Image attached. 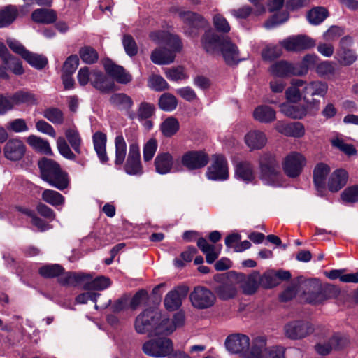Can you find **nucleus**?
Wrapping results in <instances>:
<instances>
[{
  "mask_svg": "<svg viewBox=\"0 0 358 358\" xmlns=\"http://www.w3.org/2000/svg\"><path fill=\"white\" fill-rule=\"evenodd\" d=\"M41 178L55 188L63 190L67 187L69 180L67 174L55 161L43 158L38 162Z\"/></svg>",
  "mask_w": 358,
  "mask_h": 358,
  "instance_id": "obj_1",
  "label": "nucleus"
},
{
  "mask_svg": "<svg viewBox=\"0 0 358 358\" xmlns=\"http://www.w3.org/2000/svg\"><path fill=\"white\" fill-rule=\"evenodd\" d=\"M299 287L302 290L304 299L312 304L322 303L330 297L328 294L331 292H338V289L334 286H328L323 289L321 285L314 280H304L300 282Z\"/></svg>",
  "mask_w": 358,
  "mask_h": 358,
  "instance_id": "obj_2",
  "label": "nucleus"
},
{
  "mask_svg": "<svg viewBox=\"0 0 358 358\" xmlns=\"http://www.w3.org/2000/svg\"><path fill=\"white\" fill-rule=\"evenodd\" d=\"M306 104L292 105L283 103L280 105V110L285 116L294 120H301L308 115L315 114L320 107V101L315 99L308 100L303 97Z\"/></svg>",
  "mask_w": 358,
  "mask_h": 358,
  "instance_id": "obj_3",
  "label": "nucleus"
},
{
  "mask_svg": "<svg viewBox=\"0 0 358 358\" xmlns=\"http://www.w3.org/2000/svg\"><path fill=\"white\" fill-rule=\"evenodd\" d=\"M129 143V153L124 164L125 172L131 176H141L143 168L141 161L140 147L136 135L127 136Z\"/></svg>",
  "mask_w": 358,
  "mask_h": 358,
  "instance_id": "obj_4",
  "label": "nucleus"
},
{
  "mask_svg": "<svg viewBox=\"0 0 358 358\" xmlns=\"http://www.w3.org/2000/svg\"><path fill=\"white\" fill-rule=\"evenodd\" d=\"M259 178L266 184L274 182L280 173V166L275 155L262 153L258 160Z\"/></svg>",
  "mask_w": 358,
  "mask_h": 358,
  "instance_id": "obj_5",
  "label": "nucleus"
},
{
  "mask_svg": "<svg viewBox=\"0 0 358 358\" xmlns=\"http://www.w3.org/2000/svg\"><path fill=\"white\" fill-rule=\"evenodd\" d=\"M142 350L148 356L160 358L169 355L173 351V346L171 339L163 337L145 342Z\"/></svg>",
  "mask_w": 358,
  "mask_h": 358,
  "instance_id": "obj_6",
  "label": "nucleus"
},
{
  "mask_svg": "<svg viewBox=\"0 0 358 358\" xmlns=\"http://www.w3.org/2000/svg\"><path fill=\"white\" fill-rule=\"evenodd\" d=\"M192 305L196 309H206L213 306L215 302V294L203 286L195 287L189 294Z\"/></svg>",
  "mask_w": 358,
  "mask_h": 358,
  "instance_id": "obj_7",
  "label": "nucleus"
},
{
  "mask_svg": "<svg viewBox=\"0 0 358 358\" xmlns=\"http://www.w3.org/2000/svg\"><path fill=\"white\" fill-rule=\"evenodd\" d=\"M280 44L288 52H299L315 45V41L307 35L299 34L289 36L280 41Z\"/></svg>",
  "mask_w": 358,
  "mask_h": 358,
  "instance_id": "obj_8",
  "label": "nucleus"
},
{
  "mask_svg": "<svg viewBox=\"0 0 358 358\" xmlns=\"http://www.w3.org/2000/svg\"><path fill=\"white\" fill-rule=\"evenodd\" d=\"M306 164L305 157L296 152H292L287 155L282 163L285 173L289 178L298 177Z\"/></svg>",
  "mask_w": 358,
  "mask_h": 358,
  "instance_id": "obj_9",
  "label": "nucleus"
},
{
  "mask_svg": "<svg viewBox=\"0 0 358 358\" xmlns=\"http://www.w3.org/2000/svg\"><path fill=\"white\" fill-rule=\"evenodd\" d=\"M159 318V314L152 310H145L139 315L135 321V329L139 334L146 332H153L157 334L156 329L159 327L157 325Z\"/></svg>",
  "mask_w": 358,
  "mask_h": 358,
  "instance_id": "obj_10",
  "label": "nucleus"
},
{
  "mask_svg": "<svg viewBox=\"0 0 358 358\" xmlns=\"http://www.w3.org/2000/svg\"><path fill=\"white\" fill-rule=\"evenodd\" d=\"M352 43V38L348 36L343 37L340 41L339 48L336 53L335 59L341 66H350L358 59L355 50L349 48Z\"/></svg>",
  "mask_w": 358,
  "mask_h": 358,
  "instance_id": "obj_11",
  "label": "nucleus"
},
{
  "mask_svg": "<svg viewBox=\"0 0 358 358\" xmlns=\"http://www.w3.org/2000/svg\"><path fill=\"white\" fill-rule=\"evenodd\" d=\"M213 163L208 168L206 176L212 180H224L229 178V170L226 158L222 155L213 157Z\"/></svg>",
  "mask_w": 358,
  "mask_h": 358,
  "instance_id": "obj_12",
  "label": "nucleus"
},
{
  "mask_svg": "<svg viewBox=\"0 0 358 358\" xmlns=\"http://www.w3.org/2000/svg\"><path fill=\"white\" fill-rule=\"evenodd\" d=\"M171 11L173 13H177L180 18V20L188 27H189V31L186 30L185 33L190 36H193L197 34L196 32L192 29H199V27H203L206 22L204 18L194 12L192 11H185L179 8H172Z\"/></svg>",
  "mask_w": 358,
  "mask_h": 358,
  "instance_id": "obj_13",
  "label": "nucleus"
},
{
  "mask_svg": "<svg viewBox=\"0 0 358 358\" xmlns=\"http://www.w3.org/2000/svg\"><path fill=\"white\" fill-rule=\"evenodd\" d=\"M225 346L233 354H241L245 358V354L250 346V338L243 334H234L228 336L225 340Z\"/></svg>",
  "mask_w": 358,
  "mask_h": 358,
  "instance_id": "obj_14",
  "label": "nucleus"
},
{
  "mask_svg": "<svg viewBox=\"0 0 358 358\" xmlns=\"http://www.w3.org/2000/svg\"><path fill=\"white\" fill-rule=\"evenodd\" d=\"M226 38L213 31H208L202 36L201 42L208 54L217 56L220 55L222 44Z\"/></svg>",
  "mask_w": 358,
  "mask_h": 358,
  "instance_id": "obj_15",
  "label": "nucleus"
},
{
  "mask_svg": "<svg viewBox=\"0 0 358 358\" xmlns=\"http://www.w3.org/2000/svg\"><path fill=\"white\" fill-rule=\"evenodd\" d=\"M208 162V155L203 151H189L181 157L182 166L191 171L204 167Z\"/></svg>",
  "mask_w": 358,
  "mask_h": 358,
  "instance_id": "obj_16",
  "label": "nucleus"
},
{
  "mask_svg": "<svg viewBox=\"0 0 358 358\" xmlns=\"http://www.w3.org/2000/svg\"><path fill=\"white\" fill-rule=\"evenodd\" d=\"M349 339L340 334H335L327 341L320 343L315 347L317 352L321 355H327L333 350H340L348 345Z\"/></svg>",
  "mask_w": 358,
  "mask_h": 358,
  "instance_id": "obj_17",
  "label": "nucleus"
},
{
  "mask_svg": "<svg viewBox=\"0 0 358 358\" xmlns=\"http://www.w3.org/2000/svg\"><path fill=\"white\" fill-rule=\"evenodd\" d=\"M189 292L187 286H178L169 291L165 296L164 304L166 310L174 311L178 309L181 305L182 300L185 299Z\"/></svg>",
  "mask_w": 358,
  "mask_h": 358,
  "instance_id": "obj_18",
  "label": "nucleus"
},
{
  "mask_svg": "<svg viewBox=\"0 0 358 358\" xmlns=\"http://www.w3.org/2000/svg\"><path fill=\"white\" fill-rule=\"evenodd\" d=\"M285 334L291 339H300L311 334L314 329L308 322L295 321L287 324L285 327Z\"/></svg>",
  "mask_w": 358,
  "mask_h": 358,
  "instance_id": "obj_19",
  "label": "nucleus"
},
{
  "mask_svg": "<svg viewBox=\"0 0 358 358\" xmlns=\"http://www.w3.org/2000/svg\"><path fill=\"white\" fill-rule=\"evenodd\" d=\"M236 281L243 293L246 295L255 294L259 286V272L252 271L245 275L243 273L236 274Z\"/></svg>",
  "mask_w": 358,
  "mask_h": 358,
  "instance_id": "obj_20",
  "label": "nucleus"
},
{
  "mask_svg": "<svg viewBox=\"0 0 358 358\" xmlns=\"http://www.w3.org/2000/svg\"><path fill=\"white\" fill-rule=\"evenodd\" d=\"M238 282L236 274L230 275L225 278L220 285L215 288V292L219 298L227 300L234 298L237 294Z\"/></svg>",
  "mask_w": 358,
  "mask_h": 358,
  "instance_id": "obj_21",
  "label": "nucleus"
},
{
  "mask_svg": "<svg viewBox=\"0 0 358 358\" xmlns=\"http://www.w3.org/2000/svg\"><path fill=\"white\" fill-rule=\"evenodd\" d=\"M3 152L6 158L8 159L18 161L24 157L26 152V146L21 140L13 138L6 143Z\"/></svg>",
  "mask_w": 358,
  "mask_h": 358,
  "instance_id": "obj_22",
  "label": "nucleus"
},
{
  "mask_svg": "<svg viewBox=\"0 0 358 358\" xmlns=\"http://www.w3.org/2000/svg\"><path fill=\"white\" fill-rule=\"evenodd\" d=\"M103 66L106 73L119 83L127 84L132 80V76L129 73L127 72L122 66L115 64L110 59H106L104 62Z\"/></svg>",
  "mask_w": 358,
  "mask_h": 358,
  "instance_id": "obj_23",
  "label": "nucleus"
},
{
  "mask_svg": "<svg viewBox=\"0 0 358 358\" xmlns=\"http://www.w3.org/2000/svg\"><path fill=\"white\" fill-rule=\"evenodd\" d=\"M155 171L161 175L168 174L174 169V158L168 152H159L154 161Z\"/></svg>",
  "mask_w": 358,
  "mask_h": 358,
  "instance_id": "obj_24",
  "label": "nucleus"
},
{
  "mask_svg": "<svg viewBox=\"0 0 358 358\" xmlns=\"http://www.w3.org/2000/svg\"><path fill=\"white\" fill-rule=\"evenodd\" d=\"M330 172V168L324 163L317 164L313 170V182L320 196H322L327 185V176Z\"/></svg>",
  "mask_w": 358,
  "mask_h": 358,
  "instance_id": "obj_25",
  "label": "nucleus"
},
{
  "mask_svg": "<svg viewBox=\"0 0 358 358\" xmlns=\"http://www.w3.org/2000/svg\"><path fill=\"white\" fill-rule=\"evenodd\" d=\"M220 54L228 65L236 64L242 60L238 47L227 38L224 41Z\"/></svg>",
  "mask_w": 358,
  "mask_h": 358,
  "instance_id": "obj_26",
  "label": "nucleus"
},
{
  "mask_svg": "<svg viewBox=\"0 0 358 358\" xmlns=\"http://www.w3.org/2000/svg\"><path fill=\"white\" fill-rule=\"evenodd\" d=\"M185 322V315L182 312L176 313L173 320H163L157 328V334L168 335L171 334L176 328L182 327Z\"/></svg>",
  "mask_w": 358,
  "mask_h": 358,
  "instance_id": "obj_27",
  "label": "nucleus"
},
{
  "mask_svg": "<svg viewBox=\"0 0 358 358\" xmlns=\"http://www.w3.org/2000/svg\"><path fill=\"white\" fill-rule=\"evenodd\" d=\"M275 128L278 132L287 136L300 138L305 134L304 127L301 122L288 124L283 122H278Z\"/></svg>",
  "mask_w": 358,
  "mask_h": 358,
  "instance_id": "obj_28",
  "label": "nucleus"
},
{
  "mask_svg": "<svg viewBox=\"0 0 358 358\" xmlns=\"http://www.w3.org/2000/svg\"><path fill=\"white\" fill-rule=\"evenodd\" d=\"M235 176L246 183L252 182L255 178L253 166L248 161H241L235 166Z\"/></svg>",
  "mask_w": 358,
  "mask_h": 358,
  "instance_id": "obj_29",
  "label": "nucleus"
},
{
  "mask_svg": "<svg viewBox=\"0 0 358 358\" xmlns=\"http://www.w3.org/2000/svg\"><path fill=\"white\" fill-rule=\"evenodd\" d=\"M92 277L89 274L84 273H71L62 271L58 277V282L64 286H76L85 282Z\"/></svg>",
  "mask_w": 358,
  "mask_h": 358,
  "instance_id": "obj_30",
  "label": "nucleus"
},
{
  "mask_svg": "<svg viewBox=\"0 0 358 358\" xmlns=\"http://www.w3.org/2000/svg\"><path fill=\"white\" fill-rule=\"evenodd\" d=\"M245 142L251 150H260L266 145L267 138L264 132L253 130L245 136Z\"/></svg>",
  "mask_w": 358,
  "mask_h": 358,
  "instance_id": "obj_31",
  "label": "nucleus"
},
{
  "mask_svg": "<svg viewBox=\"0 0 358 358\" xmlns=\"http://www.w3.org/2000/svg\"><path fill=\"white\" fill-rule=\"evenodd\" d=\"M328 91V84L321 80H313L306 83L303 89V97L318 96L324 97Z\"/></svg>",
  "mask_w": 358,
  "mask_h": 358,
  "instance_id": "obj_32",
  "label": "nucleus"
},
{
  "mask_svg": "<svg viewBox=\"0 0 358 358\" xmlns=\"http://www.w3.org/2000/svg\"><path fill=\"white\" fill-rule=\"evenodd\" d=\"M176 55L165 48H157L150 55L151 61L158 65H167L174 62Z\"/></svg>",
  "mask_w": 358,
  "mask_h": 358,
  "instance_id": "obj_33",
  "label": "nucleus"
},
{
  "mask_svg": "<svg viewBox=\"0 0 358 358\" xmlns=\"http://www.w3.org/2000/svg\"><path fill=\"white\" fill-rule=\"evenodd\" d=\"M197 246L205 254L206 262L208 264H212L218 257L222 250V245H213L209 244L208 241L203 238H200L197 241Z\"/></svg>",
  "mask_w": 358,
  "mask_h": 358,
  "instance_id": "obj_34",
  "label": "nucleus"
},
{
  "mask_svg": "<svg viewBox=\"0 0 358 358\" xmlns=\"http://www.w3.org/2000/svg\"><path fill=\"white\" fill-rule=\"evenodd\" d=\"M348 175L344 169H337L331 175L328 180V188L336 192L343 188L347 183Z\"/></svg>",
  "mask_w": 358,
  "mask_h": 358,
  "instance_id": "obj_35",
  "label": "nucleus"
},
{
  "mask_svg": "<svg viewBox=\"0 0 358 358\" xmlns=\"http://www.w3.org/2000/svg\"><path fill=\"white\" fill-rule=\"evenodd\" d=\"M94 150L99 159L102 163H106L108 160L106 153V135L101 131H96L92 136Z\"/></svg>",
  "mask_w": 358,
  "mask_h": 358,
  "instance_id": "obj_36",
  "label": "nucleus"
},
{
  "mask_svg": "<svg viewBox=\"0 0 358 358\" xmlns=\"http://www.w3.org/2000/svg\"><path fill=\"white\" fill-rule=\"evenodd\" d=\"M155 113V107L154 104L143 101L137 108L136 113L129 112L128 116L131 120L137 118L139 121L147 120L152 117Z\"/></svg>",
  "mask_w": 358,
  "mask_h": 358,
  "instance_id": "obj_37",
  "label": "nucleus"
},
{
  "mask_svg": "<svg viewBox=\"0 0 358 358\" xmlns=\"http://www.w3.org/2000/svg\"><path fill=\"white\" fill-rule=\"evenodd\" d=\"M11 96L14 106L22 104L33 106L38 103V99L36 95L28 90H19Z\"/></svg>",
  "mask_w": 358,
  "mask_h": 358,
  "instance_id": "obj_38",
  "label": "nucleus"
},
{
  "mask_svg": "<svg viewBox=\"0 0 358 358\" xmlns=\"http://www.w3.org/2000/svg\"><path fill=\"white\" fill-rule=\"evenodd\" d=\"M91 83L95 88L103 92L112 90L114 87V83L98 71L92 72Z\"/></svg>",
  "mask_w": 358,
  "mask_h": 358,
  "instance_id": "obj_39",
  "label": "nucleus"
},
{
  "mask_svg": "<svg viewBox=\"0 0 358 358\" xmlns=\"http://www.w3.org/2000/svg\"><path fill=\"white\" fill-rule=\"evenodd\" d=\"M266 339L264 336H258L252 339L251 347L248 348L245 358H261L266 350Z\"/></svg>",
  "mask_w": 358,
  "mask_h": 358,
  "instance_id": "obj_40",
  "label": "nucleus"
},
{
  "mask_svg": "<svg viewBox=\"0 0 358 358\" xmlns=\"http://www.w3.org/2000/svg\"><path fill=\"white\" fill-rule=\"evenodd\" d=\"M270 72L275 76L285 77L296 76V69L295 64H290L286 61L278 62L270 67Z\"/></svg>",
  "mask_w": 358,
  "mask_h": 358,
  "instance_id": "obj_41",
  "label": "nucleus"
},
{
  "mask_svg": "<svg viewBox=\"0 0 358 358\" xmlns=\"http://www.w3.org/2000/svg\"><path fill=\"white\" fill-rule=\"evenodd\" d=\"M31 19L36 23L52 24L57 20V13L51 9L38 8L32 12Z\"/></svg>",
  "mask_w": 358,
  "mask_h": 358,
  "instance_id": "obj_42",
  "label": "nucleus"
},
{
  "mask_svg": "<svg viewBox=\"0 0 358 358\" xmlns=\"http://www.w3.org/2000/svg\"><path fill=\"white\" fill-rule=\"evenodd\" d=\"M110 103L119 110H124L129 112L134 102L132 99L124 93H115L109 99Z\"/></svg>",
  "mask_w": 358,
  "mask_h": 358,
  "instance_id": "obj_43",
  "label": "nucleus"
},
{
  "mask_svg": "<svg viewBox=\"0 0 358 358\" xmlns=\"http://www.w3.org/2000/svg\"><path fill=\"white\" fill-rule=\"evenodd\" d=\"M275 111L268 106H259L253 112L255 120L262 123H269L275 120Z\"/></svg>",
  "mask_w": 358,
  "mask_h": 358,
  "instance_id": "obj_44",
  "label": "nucleus"
},
{
  "mask_svg": "<svg viewBox=\"0 0 358 358\" xmlns=\"http://www.w3.org/2000/svg\"><path fill=\"white\" fill-rule=\"evenodd\" d=\"M17 15V8L13 5H8L0 9V28L6 27L11 24Z\"/></svg>",
  "mask_w": 358,
  "mask_h": 358,
  "instance_id": "obj_45",
  "label": "nucleus"
},
{
  "mask_svg": "<svg viewBox=\"0 0 358 358\" xmlns=\"http://www.w3.org/2000/svg\"><path fill=\"white\" fill-rule=\"evenodd\" d=\"M28 144L35 150L42 154L52 155V152L48 141L36 136L31 135L27 138Z\"/></svg>",
  "mask_w": 358,
  "mask_h": 358,
  "instance_id": "obj_46",
  "label": "nucleus"
},
{
  "mask_svg": "<svg viewBox=\"0 0 358 358\" xmlns=\"http://www.w3.org/2000/svg\"><path fill=\"white\" fill-rule=\"evenodd\" d=\"M318 57L314 54H307L306 55L301 62L295 64V67L296 69V72H295L296 76H303L306 75L309 69L313 67L315 68V66L317 64V62L318 61Z\"/></svg>",
  "mask_w": 358,
  "mask_h": 358,
  "instance_id": "obj_47",
  "label": "nucleus"
},
{
  "mask_svg": "<svg viewBox=\"0 0 358 358\" xmlns=\"http://www.w3.org/2000/svg\"><path fill=\"white\" fill-rule=\"evenodd\" d=\"M329 15L328 10L324 7H315L308 11L306 17L313 25L321 24Z\"/></svg>",
  "mask_w": 358,
  "mask_h": 358,
  "instance_id": "obj_48",
  "label": "nucleus"
},
{
  "mask_svg": "<svg viewBox=\"0 0 358 358\" xmlns=\"http://www.w3.org/2000/svg\"><path fill=\"white\" fill-rule=\"evenodd\" d=\"M43 116L48 121L56 125L64 122V114L62 110L56 107H49L43 111Z\"/></svg>",
  "mask_w": 358,
  "mask_h": 358,
  "instance_id": "obj_49",
  "label": "nucleus"
},
{
  "mask_svg": "<svg viewBox=\"0 0 358 358\" xmlns=\"http://www.w3.org/2000/svg\"><path fill=\"white\" fill-rule=\"evenodd\" d=\"M115 163L117 165H122L125 160L126 153H127L126 141L122 135H119L115 137Z\"/></svg>",
  "mask_w": 358,
  "mask_h": 358,
  "instance_id": "obj_50",
  "label": "nucleus"
},
{
  "mask_svg": "<svg viewBox=\"0 0 358 358\" xmlns=\"http://www.w3.org/2000/svg\"><path fill=\"white\" fill-rule=\"evenodd\" d=\"M179 122L174 117H168L160 125V130L165 137H171L179 130Z\"/></svg>",
  "mask_w": 358,
  "mask_h": 358,
  "instance_id": "obj_51",
  "label": "nucleus"
},
{
  "mask_svg": "<svg viewBox=\"0 0 358 358\" xmlns=\"http://www.w3.org/2000/svg\"><path fill=\"white\" fill-rule=\"evenodd\" d=\"M158 105L161 110L171 112L176 108L178 101L174 95L170 93H164L159 99Z\"/></svg>",
  "mask_w": 358,
  "mask_h": 358,
  "instance_id": "obj_52",
  "label": "nucleus"
},
{
  "mask_svg": "<svg viewBox=\"0 0 358 358\" xmlns=\"http://www.w3.org/2000/svg\"><path fill=\"white\" fill-rule=\"evenodd\" d=\"M315 72L321 78L333 76L336 73V64L331 61H322L315 66Z\"/></svg>",
  "mask_w": 358,
  "mask_h": 358,
  "instance_id": "obj_53",
  "label": "nucleus"
},
{
  "mask_svg": "<svg viewBox=\"0 0 358 358\" xmlns=\"http://www.w3.org/2000/svg\"><path fill=\"white\" fill-rule=\"evenodd\" d=\"M65 136L75 152L80 154L82 140L77 129L75 127L67 129L65 131Z\"/></svg>",
  "mask_w": 358,
  "mask_h": 358,
  "instance_id": "obj_54",
  "label": "nucleus"
},
{
  "mask_svg": "<svg viewBox=\"0 0 358 358\" xmlns=\"http://www.w3.org/2000/svg\"><path fill=\"white\" fill-rule=\"evenodd\" d=\"M41 196L45 202L53 206L62 205L64 202V197L58 192L52 189H45Z\"/></svg>",
  "mask_w": 358,
  "mask_h": 358,
  "instance_id": "obj_55",
  "label": "nucleus"
},
{
  "mask_svg": "<svg viewBox=\"0 0 358 358\" xmlns=\"http://www.w3.org/2000/svg\"><path fill=\"white\" fill-rule=\"evenodd\" d=\"M148 86L156 92H162L168 90L169 85L166 80L161 76L157 74L151 75L148 80Z\"/></svg>",
  "mask_w": 358,
  "mask_h": 358,
  "instance_id": "obj_56",
  "label": "nucleus"
},
{
  "mask_svg": "<svg viewBox=\"0 0 358 358\" xmlns=\"http://www.w3.org/2000/svg\"><path fill=\"white\" fill-rule=\"evenodd\" d=\"M31 66L41 69L48 64V59L45 57L28 51L23 57Z\"/></svg>",
  "mask_w": 358,
  "mask_h": 358,
  "instance_id": "obj_57",
  "label": "nucleus"
},
{
  "mask_svg": "<svg viewBox=\"0 0 358 358\" xmlns=\"http://www.w3.org/2000/svg\"><path fill=\"white\" fill-rule=\"evenodd\" d=\"M79 55L82 61L87 64H94L99 59L98 52L90 46L81 48L79 50Z\"/></svg>",
  "mask_w": 358,
  "mask_h": 358,
  "instance_id": "obj_58",
  "label": "nucleus"
},
{
  "mask_svg": "<svg viewBox=\"0 0 358 358\" xmlns=\"http://www.w3.org/2000/svg\"><path fill=\"white\" fill-rule=\"evenodd\" d=\"M259 286L264 288L269 289L275 287L279 284V281L276 279L275 272L270 270L262 275L259 274Z\"/></svg>",
  "mask_w": 358,
  "mask_h": 358,
  "instance_id": "obj_59",
  "label": "nucleus"
},
{
  "mask_svg": "<svg viewBox=\"0 0 358 358\" xmlns=\"http://www.w3.org/2000/svg\"><path fill=\"white\" fill-rule=\"evenodd\" d=\"M110 285V280L108 278L99 276L90 282L85 284V289L103 290Z\"/></svg>",
  "mask_w": 358,
  "mask_h": 358,
  "instance_id": "obj_60",
  "label": "nucleus"
},
{
  "mask_svg": "<svg viewBox=\"0 0 358 358\" xmlns=\"http://www.w3.org/2000/svg\"><path fill=\"white\" fill-rule=\"evenodd\" d=\"M64 268L59 264L45 265L39 269V273L44 278L59 277Z\"/></svg>",
  "mask_w": 358,
  "mask_h": 358,
  "instance_id": "obj_61",
  "label": "nucleus"
},
{
  "mask_svg": "<svg viewBox=\"0 0 358 358\" xmlns=\"http://www.w3.org/2000/svg\"><path fill=\"white\" fill-rule=\"evenodd\" d=\"M281 48L275 45H267L262 52V57L264 60L271 61L281 56Z\"/></svg>",
  "mask_w": 358,
  "mask_h": 358,
  "instance_id": "obj_62",
  "label": "nucleus"
},
{
  "mask_svg": "<svg viewBox=\"0 0 358 358\" xmlns=\"http://www.w3.org/2000/svg\"><path fill=\"white\" fill-rule=\"evenodd\" d=\"M213 24L215 29L220 32L228 33L230 31L231 28L228 21L220 13L213 15Z\"/></svg>",
  "mask_w": 358,
  "mask_h": 358,
  "instance_id": "obj_63",
  "label": "nucleus"
},
{
  "mask_svg": "<svg viewBox=\"0 0 358 358\" xmlns=\"http://www.w3.org/2000/svg\"><path fill=\"white\" fill-rule=\"evenodd\" d=\"M157 149V142L155 138L149 139L143 146V159L150 162L154 157Z\"/></svg>",
  "mask_w": 358,
  "mask_h": 358,
  "instance_id": "obj_64",
  "label": "nucleus"
}]
</instances>
